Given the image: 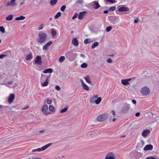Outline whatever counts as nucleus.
Wrapping results in <instances>:
<instances>
[{
  "label": "nucleus",
  "mask_w": 159,
  "mask_h": 159,
  "mask_svg": "<svg viewBox=\"0 0 159 159\" xmlns=\"http://www.w3.org/2000/svg\"><path fill=\"white\" fill-rule=\"evenodd\" d=\"M38 37L37 39V41L39 43H43L46 40L47 36L46 34L44 32H39L38 34Z\"/></svg>",
  "instance_id": "nucleus-1"
},
{
  "label": "nucleus",
  "mask_w": 159,
  "mask_h": 159,
  "mask_svg": "<svg viewBox=\"0 0 159 159\" xmlns=\"http://www.w3.org/2000/svg\"><path fill=\"white\" fill-rule=\"evenodd\" d=\"M140 93L143 96H147L150 94V90L148 87L145 86L141 89Z\"/></svg>",
  "instance_id": "nucleus-2"
},
{
  "label": "nucleus",
  "mask_w": 159,
  "mask_h": 159,
  "mask_svg": "<svg viewBox=\"0 0 159 159\" xmlns=\"http://www.w3.org/2000/svg\"><path fill=\"white\" fill-rule=\"evenodd\" d=\"M52 143H49L44 146L42 147L41 148H38L36 149H33L32 150V152H39L41 151H43L45 149H46L47 148H48L49 147L52 145Z\"/></svg>",
  "instance_id": "nucleus-3"
},
{
  "label": "nucleus",
  "mask_w": 159,
  "mask_h": 159,
  "mask_svg": "<svg viewBox=\"0 0 159 159\" xmlns=\"http://www.w3.org/2000/svg\"><path fill=\"white\" fill-rule=\"evenodd\" d=\"M108 115L107 114H101L99 115L97 118V120L100 122L103 121L107 119Z\"/></svg>",
  "instance_id": "nucleus-4"
},
{
  "label": "nucleus",
  "mask_w": 159,
  "mask_h": 159,
  "mask_svg": "<svg viewBox=\"0 0 159 159\" xmlns=\"http://www.w3.org/2000/svg\"><path fill=\"white\" fill-rule=\"evenodd\" d=\"M116 156L113 152H110L107 154L105 159H116Z\"/></svg>",
  "instance_id": "nucleus-5"
},
{
  "label": "nucleus",
  "mask_w": 159,
  "mask_h": 159,
  "mask_svg": "<svg viewBox=\"0 0 159 159\" xmlns=\"http://www.w3.org/2000/svg\"><path fill=\"white\" fill-rule=\"evenodd\" d=\"M48 106L46 104L44 105L42 109V111L43 114L46 115H48L50 114V112L48 111Z\"/></svg>",
  "instance_id": "nucleus-6"
},
{
  "label": "nucleus",
  "mask_w": 159,
  "mask_h": 159,
  "mask_svg": "<svg viewBox=\"0 0 159 159\" xmlns=\"http://www.w3.org/2000/svg\"><path fill=\"white\" fill-rule=\"evenodd\" d=\"M131 80V78L121 80V83L124 85H127L129 84V81Z\"/></svg>",
  "instance_id": "nucleus-7"
},
{
  "label": "nucleus",
  "mask_w": 159,
  "mask_h": 159,
  "mask_svg": "<svg viewBox=\"0 0 159 159\" xmlns=\"http://www.w3.org/2000/svg\"><path fill=\"white\" fill-rule=\"evenodd\" d=\"M35 63L40 65L42 63L41 58L40 56H38L36 57V58L34 61Z\"/></svg>",
  "instance_id": "nucleus-8"
},
{
  "label": "nucleus",
  "mask_w": 159,
  "mask_h": 159,
  "mask_svg": "<svg viewBox=\"0 0 159 159\" xmlns=\"http://www.w3.org/2000/svg\"><path fill=\"white\" fill-rule=\"evenodd\" d=\"M15 97V95L13 93L11 94L10 96H9L8 99V102L9 103H12Z\"/></svg>",
  "instance_id": "nucleus-9"
},
{
  "label": "nucleus",
  "mask_w": 159,
  "mask_h": 159,
  "mask_svg": "<svg viewBox=\"0 0 159 159\" xmlns=\"http://www.w3.org/2000/svg\"><path fill=\"white\" fill-rule=\"evenodd\" d=\"M140 154H141L140 152L136 151L133 152L131 154V155H133L134 157V159H139V157H138V156Z\"/></svg>",
  "instance_id": "nucleus-10"
},
{
  "label": "nucleus",
  "mask_w": 159,
  "mask_h": 159,
  "mask_svg": "<svg viewBox=\"0 0 159 159\" xmlns=\"http://www.w3.org/2000/svg\"><path fill=\"white\" fill-rule=\"evenodd\" d=\"M16 0H11L10 1L7 2L6 3V6L7 7L11 6H15L16 5L15 1Z\"/></svg>",
  "instance_id": "nucleus-11"
},
{
  "label": "nucleus",
  "mask_w": 159,
  "mask_h": 159,
  "mask_svg": "<svg viewBox=\"0 0 159 159\" xmlns=\"http://www.w3.org/2000/svg\"><path fill=\"white\" fill-rule=\"evenodd\" d=\"M129 10V8L127 7L122 6L118 8V11L119 12H123L128 11Z\"/></svg>",
  "instance_id": "nucleus-12"
},
{
  "label": "nucleus",
  "mask_w": 159,
  "mask_h": 159,
  "mask_svg": "<svg viewBox=\"0 0 159 159\" xmlns=\"http://www.w3.org/2000/svg\"><path fill=\"white\" fill-rule=\"evenodd\" d=\"M86 13L87 12L86 11H83L82 12H80L78 16V19L80 20H82L85 16Z\"/></svg>",
  "instance_id": "nucleus-13"
},
{
  "label": "nucleus",
  "mask_w": 159,
  "mask_h": 159,
  "mask_svg": "<svg viewBox=\"0 0 159 159\" xmlns=\"http://www.w3.org/2000/svg\"><path fill=\"white\" fill-rule=\"evenodd\" d=\"M153 148V146L151 144L147 145L143 148V150L145 151L151 150Z\"/></svg>",
  "instance_id": "nucleus-14"
},
{
  "label": "nucleus",
  "mask_w": 159,
  "mask_h": 159,
  "mask_svg": "<svg viewBox=\"0 0 159 159\" xmlns=\"http://www.w3.org/2000/svg\"><path fill=\"white\" fill-rule=\"evenodd\" d=\"M98 97V96L97 95H94L93 97L91 98L90 99V102L92 103H95L96 101V100Z\"/></svg>",
  "instance_id": "nucleus-15"
},
{
  "label": "nucleus",
  "mask_w": 159,
  "mask_h": 159,
  "mask_svg": "<svg viewBox=\"0 0 159 159\" xmlns=\"http://www.w3.org/2000/svg\"><path fill=\"white\" fill-rule=\"evenodd\" d=\"M52 43V42L51 41H50L48 42L47 43L45 44L43 46V50H47L48 49V47L51 45Z\"/></svg>",
  "instance_id": "nucleus-16"
},
{
  "label": "nucleus",
  "mask_w": 159,
  "mask_h": 159,
  "mask_svg": "<svg viewBox=\"0 0 159 159\" xmlns=\"http://www.w3.org/2000/svg\"><path fill=\"white\" fill-rule=\"evenodd\" d=\"M92 6L94 9H97L100 7V5L98 2L94 1V3L92 5Z\"/></svg>",
  "instance_id": "nucleus-17"
},
{
  "label": "nucleus",
  "mask_w": 159,
  "mask_h": 159,
  "mask_svg": "<svg viewBox=\"0 0 159 159\" xmlns=\"http://www.w3.org/2000/svg\"><path fill=\"white\" fill-rule=\"evenodd\" d=\"M72 43L75 46H77L79 44L78 41L76 38L73 39L72 40Z\"/></svg>",
  "instance_id": "nucleus-18"
},
{
  "label": "nucleus",
  "mask_w": 159,
  "mask_h": 159,
  "mask_svg": "<svg viewBox=\"0 0 159 159\" xmlns=\"http://www.w3.org/2000/svg\"><path fill=\"white\" fill-rule=\"evenodd\" d=\"M52 70L51 68H48L45 70L43 71V73L44 74H47V73H52Z\"/></svg>",
  "instance_id": "nucleus-19"
},
{
  "label": "nucleus",
  "mask_w": 159,
  "mask_h": 159,
  "mask_svg": "<svg viewBox=\"0 0 159 159\" xmlns=\"http://www.w3.org/2000/svg\"><path fill=\"white\" fill-rule=\"evenodd\" d=\"M84 79L85 80L86 82L89 84H91V82L90 81L89 77L88 76H87L84 78Z\"/></svg>",
  "instance_id": "nucleus-20"
},
{
  "label": "nucleus",
  "mask_w": 159,
  "mask_h": 159,
  "mask_svg": "<svg viewBox=\"0 0 159 159\" xmlns=\"http://www.w3.org/2000/svg\"><path fill=\"white\" fill-rule=\"evenodd\" d=\"M148 132L149 131L148 130H145L143 131L142 135L143 136L146 137L147 135Z\"/></svg>",
  "instance_id": "nucleus-21"
},
{
  "label": "nucleus",
  "mask_w": 159,
  "mask_h": 159,
  "mask_svg": "<svg viewBox=\"0 0 159 159\" xmlns=\"http://www.w3.org/2000/svg\"><path fill=\"white\" fill-rule=\"evenodd\" d=\"M48 82H49V81H48V78H47L44 82L42 84L41 83L43 87L46 86L48 85Z\"/></svg>",
  "instance_id": "nucleus-22"
},
{
  "label": "nucleus",
  "mask_w": 159,
  "mask_h": 159,
  "mask_svg": "<svg viewBox=\"0 0 159 159\" xmlns=\"http://www.w3.org/2000/svg\"><path fill=\"white\" fill-rule=\"evenodd\" d=\"M25 16H21L20 17H16L15 19V20H23L24 19H25Z\"/></svg>",
  "instance_id": "nucleus-23"
},
{
  "label": "nucleus",
  "mask_w": 159,
  "mask_h": 159,
  "mask_svg": "<svg viewBox=\"0 0 159 159\" xmlns=\"http://www.w3.org/2000/svg\"><path fill=\"white\" fill-rule=\"evenodd\" d=\"M51 33L52 36L53 37H55L57 34V32L56 31L54 30H53V29H51Z\"/></svg>",
  "instance_id": "nucleus-24"
},
{
  "label": "nucleus",
  "mask_w": 159,
  "mask_h": 159,
  "mask_svg": "<svg viewBox=\"0 0 159 159\" xmlns=\"http://www.w3.org/2000/svg\"><path fill=\"white\" fill-rule=\"evenodd\" d=\"M33 58L32 54L31 53H30L29 55H27L26 57V60H30Z\"/></svg>",
  "instance_id": "nucleus-25"
},
{
  "label": "nucleus",
  "mask_w": 159,
  "mask_h": 159,
  "mask_svg": "<svg viewBox=\"0 0 159 159\" xmlns=\"http://www.w3.org/2000/svg\"><path fill=\"white\" fill-rule=\"evenodd\" d=\"M13 15H10L6 17V20L7 21H10L13 19Z\"/></svg>",
  "instance_id": "nucleus-26"
},
{
  "label": "nucleus",
  "mask_w": 159,
  "mask_h": 159,
  "mask_svg": "<svg viewBox=\"0 0 159 159\" xmlns=\"http://www.w3.org/2000/svg\"><path fill=\"white\" fill-rule=\"evenodd\" d=\"M82 87L83 89L86 91H88L89 90V87L85 84L82 85Z\"/></svg>",
  "instance_id": "nucleus-27"
},
{
  "label": "nucleus",
  "mask_w": 159,
  "mask_h": 159,
  "mask_svg": "<svg viewBox=\"0 0 159 159\" xmlns=\"http://www.w3.org/2000/svg\"><path fill=\"white\" fill-rule=\"evenodd\" d=\"M102 100V98L101 97H99L98 98H97L96 100V102L95 103L96 104H98L100 102H101Z\"/></svg>",
  "instance_id": "nucleus-28"
},
{
  "label": "nucleus",
  "mask_w": 159,
  "mask_h": 159,
  "mask_svg": "<svg viewBox=\"0 0 159 159\" xmlns=\"http://www.w3.org/2000/svg\"><path fill=\"white\" fill-rule=\"evenodd\" d=\"M49 109L50 111L54 112L55 111V109L54 107L52 105H50L49 107Z\"/></svg>",
  "instance_id": "nucleus-29"
},
{
  "label": "nucleus",
  "mask_w": 159,
  "mask_h": 159,
  "mask_svg": "<svg viewBox=\"0 0 159 159\" xmlns=\"http://www.w3.org/2000/svg\"><path fill=\"white\" fill-rule=\"evenodd\" d=\"M57 1V0H51L50 2V3L53 6L56 3Z\"/></svg>",
  "instance_id": "nucleus-30"
},
{
  "label": "nucleus",
  "mask_w": 159,
  "mask_h": 159,
  "mask_svg": "<svg viewBox=\"0 0 159 159\" xmlns=\"http://www.w3.org/2000/svg\"><path fill=\"white\" fill-rule=\"evenodd\" d=\"M98 43L97 42H95L92 46V48H94L96 46L98 45Z\"/></svg>",
  "instance_id": "nucleus-31"
},
{
  "label": "nucleus",
  "mask_w": 159,
  "mask_h": 159,
  "mask_svg": "<svg viewBox=\"0 0 159 159\" xmlns=\"http://www.w3.org/2000/svg\"><path fill=\"white\" fill-rule=\"evenodd\" d=\"M65 57L64 56H61L59 58V61L61 62H62L65 59Z\"/></svg>",
  "instance_id": "nucleus-32"
},
{
  "label": "nucleus",
  "mask_w": 159,
  "mask_h": 159,
  "mask_svg": "<svg viewBox=\"0 0 159 159\" xmlns=\"http://www.w3.org/2000/svg\"><path fill=\"white\" fill-rule=\"evenodd\" d=\"M61 13L60 12H57V14L55 15V18L56 19H57L58 18H59L60 16H61Z\"/></svg>",
  "instance_id": "nucleus-33"
},
{
  "label": "nucleus",
  "mask_w": 159,
  "mask_h": 159,
  "mask_svg": "<svg viewBox=\"0 0 159 159\" xmlns=\"http://www.w3.org/2000/svg\"><path fill=\"white\" fill-rule=\"evenodd\" d=\"M68 110V108L66 107L64 108L61 110L60 111V112L61 113H63L65 112H66V111H67Z\"/></svg>",
  "instance_id": "nucleus-34"
},
{
  "label": "nucleus",
  "mask_w": 159,
  "mask_h": 159,
  "mask_svg": "<svg viewBox=\"0 0 159 159\" xmlns=\"http://www.w3.org/2000/svg\"><path fill=\"white\" fill-rule=\"evenodd\" d=\"M116 7L115 6H113L110 7L109 9V11H113L115 10Z\"/></svg>",
  "instance_id": "nucleus-35"
},
{
  "label": "nucleus",
  "mask_w": 159,
  "mask_h": 159,
  "mask_svg": "<svg viewBox=\"0 0 159 159\" xmlns=\"http://www.w3.org/2000/svg\"><path fill=\"white\" fill-rule=\"evenodd\" d=\"M87 66V64L85 63H83L81 65V67L82 68H86Z\"/></svg>",
  "instance_id": "nucleus-36"
},
{
  "label": "nucleus",
  "mask_w": 159,
  "mask_h": 159,
  "mask_svg": "<svg viewBox=\"0 0 159 159\" xmlns=\"http://www.w3.org/2000/svg\"><path fill=\"white\" fill-rule=\"evenodd\" d=\"M66 8V6L65 5L62 6L61 8V11H64L65 8Z\"/></svg>",
  "instance_id": "nucleus-37"
},
{
  "label": "nucleus",
  "mask_w": 159,
  "mask_h": 159,
  "mask_svg": "<svg viewBox=\"0 0 159 159\" xmlns=\"http://www.w3.org/2000/svg\"><path fill=\"white\" fill-rule=\"evenodd\" d=\"M43 27V24H41L39 27L38 28V30H42Z\"/></svg>",
  "instance_id": "nucleus-38"
},
{
  "label": "nucleus",
  "mask_w": 159,
  "mask_h": 159,
  "mask_svg": "<svg viewBox=\"0 0 159 159\" xmlns=\"http://www.w3.org/2000/svg\"><path fill=\"white\" fill-rule=\"evenodd\" d=\"M0 31H1L2 33L5 32V30L3 27L2 26L0 27Z\"/></svg>",
  "instance_id": "nucleus-39"
},
{
  "label": "nucleus",
  "mask_w": 159,
  "mask_h": 159,
  "mask_svg": "<svg viewBox=\"0 0 159 159\" xmlns=\"http://www.w3.org/2000/svg\"><path fill=\"white\" fill-rule=\"evenodd\" d=\"M111 29V26L107 27L106 29V31L107 32H109Z\"/></svg>",
  "instance_id": "nucleus-40"
},
{
  "label": "nucleus",
  "mask_w": 159,
  "mask_h": 159,
  "mask_svg": "<svg viewBox=\"0 0 159 159\" xmlns=\"http://www.w3.org/2000/svg\"><path fill=\"white\" fill-rule=\"evenodd\" d=\"M107 1L109 2H111V3H115L116 1L115 0H106Z\"/></svg>",
  "instance_id": "nucleus-41"
},
{
  "label": "nucleus",
  "mask_w": 159,
  "mask_h": 159,
  "mask_svg": "<svg viewBox=\"0 0 159 159\" xmlns=\"http://www.w3.org/2000/svg\"><path fill=\"white\" fill-rule=\"evenodd\" d=\"M78 16V14L77 13H75L72 17V19L74 20V19H75V18H76Z\"/></svg>",
  "instance_id": "nucleus-42"
},
{
  "label": "nucleus",
  "mask_w": 159,
  "mask_h": 159,
  "mask_svg": "<svg viewBox=\"0 0 159 159\" xmlns=\"http://www.w3.org/2000/svg\"><path fill=\"white\" fill-rule=\"evenodd\" d=\"M47 103L49 104H50L52 103V101L51 100H49L48 99L47 100Z\"/></svg>",
  "instance_id": "nucleus-43"
},
{
  "label": "nucleus",
  "mask_w": 159,
  "mask_h": 159,
  "mask_svg": "<svg viewBox=\"0 0 159 159\" xmlns=\"http://www.w3.org/2000/svg\"><path fill=\"white\" fill-rule=\"evenodd\" d=\"M55 89L57 91H59L60 89V87L58 85H57L55 86Z\"/></svg>",
  "instance_id": "nucleus-44"
},
{
  "label": "nucleus",
  "mask_w": 159,
  "mask_h": 159,
  "mask_svg": "<svg viewBox=\"0 0 159 159\" xmlns=\"http://www.w3.org/2000/svg\"><path fill=\"white\" fill-rule=\"evenodd\" d=\"M89 39H85L84 41V43L85 44H87L88 43H89L90 42L89 41Z\"/></svg>",
  "instance_id": "nucleus-45"
},
{
  "label": "nucleus",
  "mask_w": 159,
  "mask_h": 159,
  "mask_svg": "<svg viewBox=\"0 0 159 159\" xmlns=\"http://www.w3.org/2000/svg\"><path fill=\"white\" fill-rule=\"evenodd\" d=\"M7 56L6 55L4 54H1L0 55V58L2 59L4 57Z\"/></svg>",
  "instance_id": "nucleus-46"
},
{
  "label": "nucleus",
  "mask_w": 159,
  "mask_h": 159,
  "mask_svg": "<svg viewBox=\"0 0 159 159\" xmlns=\"http://www.w3.org/2000/svg\"><path fill=\"white\" fill-rule=\"evenodd\" d=\"M111 113L112 114L113 116H112V117H114L115 116L116 113L114 111H111Z\"/></svg>",
  "instance_id": "nucleus-47"
},
{
  "label": "nucleus",
  "mask_w": 159,
  "mask_h": 159,
  "mask_svg": "<svg viewBox=\"0 0 159 159\" xmlns=\"http://www.w3.org/2000/svg\"><path fill=\"white\" fill-rule=\"evenodd\" d=\"M145 159H157L155 157H148L146 158Z\"/></svg>",
  "instance_id": "nucleus-48"
},
{
  "label": "nucleus",
  "mask_w": 159,
  "mask_h": 159,
  "mask_svg": "<svg viewBox=\"0 0 159 159\" xmlns=\"http://www.w3.org/2000/svg\"><path fill=\"white\" fill-rule=\"evenodd\" d=\"M108 63H111L112 62V60L110 58H109L107 60Z\"/></svg>",
  "instance_id": "nucleus-49"
},
{
  "label": "nucleus",
  "mask_w": 159,
  "mask_h": 159,
  "mask_svg": "<svg viewBox=\"0 0 159 159\" xmlns=\"http://www.w3.org/2000/svg\"><path fill=\"white\" fill-rule=\"evenodd\" d=\"M138 22V19H135L134 20V22L135 23H137Z\"/></svg>",
  "instance_id": "nucleus-50"
},
{
  "label": "nucleus",
  "mask_w": 159,
  "mask_h": 159,
  "mask_svg": "<svg viewBox=\"0 0 159 159\" xmlns=\"http://www.w3.org/2000/svg\"><path fill=\"white\" fill-rule=\"evenodd\" d=\"M132 102L134 104H135L136 103V101L134 100H132Z\"/></svg>",
  "instance_id": "nucleus-51"
},
{
  "label": "nucleus",
  "mask_w": 159,
  "mask_h": 159,
  "mask_svg": "<svg viewBox=\"0 0 159 159\" xmlns=\"http://www.w3.org/2000/svg\"><path fill=\"white\" fill-rule=\"evenodd\" d=\"M80 81H81V84H82V86L83 85H84V84H85V83H84V81H83V80L82 79H81V80H80Z\"/></svg>",
  "instance_id": "nucleus-52"
},
{
  "label": "nucleus",
  "mask_w": 159,
  "mask_h": 159,
  "mask_svg": "<svg viewBox=\"0 0 159 159\" xmlns=\"http://www.w3.org/2000/svg\"><path fill=\"white\" fill-rule=\"evenodd\" d=\"M140 115V113L139 112H137L135 114V116H139Z\"/></svg>",
  "instance_id": "nucleus-53"
},
{
  "label": "nucleus",
  "mask_w": 159,
  "mask_h": 159,
  "mask_svg": "<svg viewBox=\"0 0 159 159\" xmlns=\"http://www.w3.org/2000/svg\"><path fill=\"white\" fill-rule=\"evenodd\" d=\"M108 12V10L104 11L103 12V13L104 14H107V13Z\"/></svg>",
  "instance_id": "nucleus-54"
},
{
  "label": "nucleus",
  "mask_w": 159,
  "mask_h": 159,
  "mask_svg": "<svg viewBox=\"0 0 159 159\" xmlns=\"http://www.w3.org/2000/svg\"><path fill=\"white\" fill-rule=\"evenodd\" d=\"M12 81H10V82H8V84H12Z\"/></svg>",
  "instance_id": "nucleus-55"
},
{
  "label": "nucleus",
  "mask_w": 159,
  "mask_h": 159,
  "mask_svg": "<svg viewBox=\"0 0 159 159\" xmlns=\"http://www.w3.org/2000/svg\"><path fill=\"white\" fill-rule=\"evenodd\" d=\"M24 3H25L24 2V1H23L22 2H21L20 3V5H22L24 4Z\"/></svg>",
  "instance_id": "nucleus-56"
},
{
  "label": "nucleus",
  "mask_w": 159,
  "mask_h": 159,
  "mask_svg": "<svg viewBox=\"0 0 159 159\" xmlns=\"http://www.w3.org/2000/svg\"><path fill=\"white\" fill-rule=\"evenodd\" d=\"M116 120V119L115 118H114L112 119V121L113 122H115Z\"/></svg>",
  "instance_id": "nucleus-57"
},
{
  "label": "nucleus",
  "mask_w": 159,
  "mask_h": 159,
  "mask_svg": "<svg viewBox=\"0 0 159 159\" xmlns=\"http://www.w3.org/2000/svg\"><path fill=\"white\" fill-rule=\"evenodd\" d=\"M32 159H41V158H32Z\"/></svg>",
  "instance_id": "nucleus-58"
},
{
  "label": "nucleus",
  "mask_w": 159,
  "mask_h": 159,
  "mask_svg": "<svg viewBox=\"0 0 159 159\" xmlns=\"http://www.w3.org/2000/svg\"><path fill=\"white\" fill-rule=\"evenodd\" d=\"M29 107H25V108H23V109H27L28 108H29Z\"/></svg>",
  "instance_id": "nucleus-59"
},
{
  "label": "nucleus",
  "mask_w": 159,
  "mask_h": 159,
  "mask_svg": "<svg viewBox=\"0 0 159 159\" xmlns=\"http://www.w3.org/2000/svg\"><path fill=\"white\" fill-rule=\"evenodd\" d=\"M44 131V130H40L39 131V132L41 133H42V132H43Z\"/></svg>",
  "instance_id": "nucleus-60"
},
{
  "label": "nucleus",
  "mask_w": 159,
  "mask_h": 159,
  "mask_svg": "<svg viewBox=\"0 0 159 159\" xmlns=\"http://www.w3.org/2000/svg\"><path fill=\"white\" fill-rule=\"evenodd\" d=\"M1 78V75H0V78Z\"/></svg>",
  "instance_id": "nucleus-61"
},
{
  "label": "nucleus",
  "mask_w": 159,
  "mask_h": 159,
  "mask_svg": "<svg viewBox=\"0 0 159 159\" xmlns=\"http://www.w3.org/2000/svg\"><path fill=\"white\" fill-rule=\"evenodd\" d=\"M1 40H0V43H1Z\"/></svg>",
  "instance_id": "nucleus-62"
}]
</instances>
